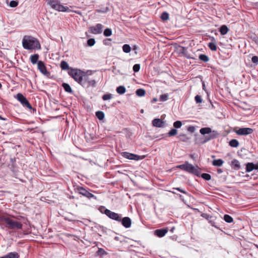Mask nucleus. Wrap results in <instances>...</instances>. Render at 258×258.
<instances>
[{
    "label": "nucleus",
    "instance_id": "29",
    "mask_svg": "<svg viewBox=\"0 0 258 258\" xmlns=\"http://www.w3.org/2000/svg\"><path fill=\"white\" fill-rule=\"evenodd\" d=\"M77 191L79 192V194L83 195V196H85V195L86 194L88 190H87L83 187L79 186L77 188Z\"/></svg>",
    "mask_w": 258,
    "mask_h": 258
},
{
    "label": "nucleus",
    "instance_id": "26",
    "mask_svg": "<svg viewBox=\"0 0 258 258\" xmlns=\"http://www.w3.org/2000/svg\"><path fill=\"white\" fill-rule=\"evenodd\" d=\"M125 91V88L123 86H120L116 88V92L119 94H124Z\"/></svg>",
    "mask_w": 258,
    "mask_h": 258
},
{
    "label": "nucleus",
    "instance_id": "10",
    "mask_svg": "<svg viewBox=\"0 0 258 258\" xmlns=\"http://www.w3.org/2000/svg\"><path fill=\"white\" fill-rule=\"evenodd\" d=\"M253 132V129L249 127H242L238 130H235L234 132L238 135L246 136L251 134Z\"/></svg>",
    "mask_w": 258,
    "mask_h": 258
},
{
    "label": "nucleus",
    "instance_id": "2",
    "mask_svg": "<svg viewBox=\"0 0 258 258\" xmlns=\"http://www.w3.org/2000/svg\"><path fill=\"white\" fill-rule=\"evenodd\" d=\"M2 222H4L6 224V227L11 229H21L22 228V224L9 217L2 216L0 218Z\"/></svg>",
    "mask_w": 258,
    "mask_h": 258
},
{
    "label": "nucleus",
    "instance_id": "55",
    "mask_svg": "<svg viewBox=\"0 0 258 258\" xmlns=\"http://www.w3.org/2000/svg\"><path fill=\"white\" fill-rule=\"evenodd\" d=\"M157 101V99H156V98H154V99H153V101H154V102H156Z\"/></svg>",
    "mask_w": 258,
    "mask_h": 258
},
{
    "label": "nucleus",
    "instance_id": "46",
    "mask_svg": "<svg viewBox=\"0 0 258 258\" xmlns=\"http://www.w3.org/2000/svg\"><path fill=\"white\" fill-rule=\"evenodd\" d=\"M232 164L234 165L235 167H236L237 169H239L240 168V164L237 160H234L232 161Z\"/></svg>",
    "mask_w": 258,
    "mask_h": 258
},
{
    "label": "nucleus",
    "instance_id": "44",
    "mask_svg": "<svg viewBox=\"0 0 258 258\" xmlns=\"http://www.w3.org/2000/svg\"><path fill=\"white\" fill-rule=\"evenodd\" d=\"M18 5V2L15 1H12L10 2L9 6L12 8H15Z\"/></svg>",
    "mask_w": 258,
    "mask_h": 258
},
{
    "label": "nucleus",
    "instance_id": "47",
    "mask_svg": "<svg viewBox=\"0 0 258 258\" xmlns=\"http://www.w3.org/2000/svg\"><path fill=\"white\" fill-rule=\"evenodd\" d=\"M140 69V65L139 64H135L133 66V71L135 72H138L139 71Z\"/></svg>",
    "mask_w": 258,
    "mask_h": 258
},
{
    "label": "nucleus",
    "instance_id": "5",
    "mask_svg": "<svg viewBox=\"0 0 258 258\" xmlns=\"http://www.w3.org/2000/svg\"><path fill=\"white\" fill-rule=\"evenodd\" d=\"M47 4L53 9L59 12H69V8L60 4L58 0H46Z\"/></svg>",
    "mask_w": 258,
    "mask_h": 258
},
{
    "label": "nucleus",
    "instance_id": "32",
    "mask_svg": "<svg viewBox=\"0 0 258 258\" xmlns=\"http://www.w3.org/2000/svg\"><path fill=\"white\" fill-rule=\"evenodd\" d=\"M168 99V94L167 93L160 95L159 100L162 102L165 101Z\"/></svg>",
    "mask_w": 258,
    "mask_h": 258
},
{
    "label": "nucleus",
    "instance_id": "40",
    "mask_svg": "<svg viewBox=\"0 0 258 258\" xmlns=\"http://www.w3.org/2000/svg\"><path fill=\"white\" fill-rule=\"evenodd\" d=\"M201 177L206 180H209L211 178V175L208 173H203L201 175Z\"/></svg>",
    "mask_w": 258,
    "mask_h": 258
},
{
    "label": "nucleus",
    "instance_id": "51",
    "mask_svg": "<svg viewBox=\"0 0 258 258\" xmlns=\"http://www.w3.org/2000/svg\"><path fill=\"white\" fill-rule=\"evenodd\" d=\"M190 157L191 159H192L193 160H195L196 158V157L195 156V154H191L190 155Z\"/></svg>",
    "mask_w": 258,
    "mask_h": 258
},
{
    "label": "nucleus",
    "instance_id": "18",
    "mask_svg": "<svg viewBox=\"0 0 258 258\" xmlns=\"http://www.w3.org/2000/svg\"><path fill=\"white\" fill-rule=\"evenodd\" d=\"M253 169L256 170V164L253 163H248L246 165V171L249 172L252 171Z\"/></svg>",
    "mask_w": 258,
    "mask_h": 258
},
{
    "label": "nucleus",
    "instance_id": "42",
    "mask_svg": "<svg viewBox=\"0 0 258 258\" xmlns=\"http://www.w3.org/2000/svg\"><path fill=\"white\" fill-rule=\"evenodd\" d=\"M112 95L111 94H105L102 96V99L103 100H107L111 99Z\"/></svg>",
    "mask_w": 258,
    "mask_h": 258
},
{
    "label": "nucleus",
    "instance_id": "37",
    "mask_svg": "<svg viewBox=\"0 0 258 258\" xmlns=\"http://www.w3.org/2000/svg\"><path fill=\"white\" fill-rule=\"evenodd\" d=\"M161 18L163 20H167L169 19V14L167 12H163L161 16Z\"/></svg>",
    "mask_w": 258,
    "mask_h": 258
},
{
    "label": "nucleus",
    "instance_id": "56",
    "mask_svg": "<svg viewBox=\"0 0 258 258\" xmlns=\"http://www.w3.org/2000/svg\"><path fill=\"white\" fill-rule=\"evenodd\" d=\"M203 89H205V85L204 84H203Z\"/></svg>",
    "mask_w": 258,
    "mask_h": 258
},
{
    "label": "nucleus",
    "instance_id": "52",
    "mask_svg": "<svg viewBox=\"0 0 258 258\" xmlns=\"http://www.w3.org/2000/svg\"><path fill=\"white\" fill-rule=\"evenodd\" d=\"M218 172L219 173H222V169H219L218 170Z\"/></svg>",
    "mask_w": 258,
    "mask_h": 258
},
{
    "label": "nucleus",
    "instance_id": "57",
    "mask_svg": "<svg viewBox=\"0 0 258 258\" xmlns=\"http://www.w3.org/2000/svg\"><path fill=\"white\" fill-rule=\"evenodd\" d=\"M97 11L98 12H102V11H101V10H97Z\"/></svg>",
    "mask_w": 258,
    "mask_h": 258
},
{
    "label": "nucleus",
    "instance_id": "9",
    "mask_svg": "<svg viewBox=\"0 0 258 258\" xmlns=\"http://www.w3.org/2000/svg\"><path fill=\"white\" fill-rule=\"evenodd\" d=\"M16 98L22 104L24 107H27L30 109L32 108L31 105L27 100L26 98L22 94H17Z\"/></svg>",
    "mask_w": 258,
    "mask_h": 258
},
{
    "label": "nucleus",
    "instance_id": "25",
    "mask_svg": "<svg viewBox=\"0 0 258 258\" xmlns=\"http://www.w3.org/2000/svg\"><path fill=\"white\" fill-rule=\"evenodd\" d=\"M208 46L212 51H215L217 49V46L216 43L213 42H211L209 43Z\"/></svg>",
    "mask_w": 258,
    "mask_h": 258
},
{
    "label": "nucleus",
    "instance_id": "6",
    "mask_svg": "<svg viewBox=\"0 0 258 258\" xmlns=\"http://www.w3.org/2000/svg\"><path fill=\"white\" fill-rule=\"evenodd\" d=\"M80 84L84 88H89L90 87H94L96 84V81L94 79H92L87 75L86 73H84L82 80Z\"/></svg>",
    "mask_w": 258,
    "mask_h": 258
},
{
    "label": "nucleus",
    "instance_id": "35",
    "mask_svg": "<svg viewBox=\"0 0 258 258\" xmlns=\"http://www.w3.org/2000/svg\"><path fill=\"white\" fill-rule=\"evenodd\" d=\"M122 50L125 53H128L131 51V47L128 44H124L122 46Z\"/></svg>",
    "mask_w": 258,
    "mask_h": 258
},
{
    "label": "nucleus",
    "instance_id": "28",
    "mask_svg": "<svg viewBox=\"0 0 258 258\" xmlns=\"http://www.w3.org/2000/svg\"><path fill=\"white\" fill-rule=\"evenodd\" d=\"M136 93L137 95H138V96L142 97L144 96L145 95L146 92L145 90L143 89H139L137 90Z\"/></svg>",
    "mask_w": 258,
    "mask_h": 258
},
{
    "label": "nucleus",
    "instance_id": "12",
    "mask_svg": "<svg viewBox=\"0 0 258 258\" xmlns=\"http://www.w3.org/2000/svg\"><path fill=\"white\" fill-rule=\"evenodd\" d=\"M38 69L40 71V72L45 76H48L49 73L47 71L46 68L44 63V62L42 61H38L37 62Z\"/></svg>",
    "mask_w": 258,
    "mask_h": 258
},
{
    "label": "nucleus",
    "instance_id": "21",
    "mask_svg": "<svg viewBox=\"0 0 258 258\" xmlns=\"http://www.w3.org/2000/svg\"><path fill=\"white\" fill-rule=\"evenodd\" d=\"M179 140L184 142H188L190 139V138L187 137L184 134H180L178 136Z\"/></svg>",
    "mask_w": 258,
    "mask_h": 258
},
{
    "label": "nucleus",
    "instance_id": "45",
    "mask_svg": "<svg viewBox=\"0 0 258 258\" xmlns=\"http://www.w3.org/2000/svg\"><path fill=\"white\" fill-rule=\"evenodd\" d=\"M195 101L197 103H201L203 101V99L201 96L197 95L195 97Z\"/></svg>",
    "mask_w": 258,
    "mask_h": 258
},
{
    "label": "nucleus",
    "instance_id": "34",
    "mask_svg": "<svg viewBox=\"0 0 258 258\" xmlns=\"http://www.w3.org/2000/svg\"><path fill=\"white\" fill-rule=\"evenodd\" d=\"M103 34L106 37L110 36L112 34V30L110 28H107L105 29Z\"/></svg>",
    "mask_w": 258,
    "mask_h": 258
},
{
    "label": "nucleus",
    "instance_id": "7",
    "mask_svg": "<svg viewBox=\"0 0 258 258\" xmlns=\"http://www.w3.org/2000/svg\"><path fill=\"white\" fill-rule=\"evenodd\" d=\"M84 73V72L79 69H71L69 72V74L79 84L82 80Z\"/></svg>",
    "mask_w": 258,
    "mask_h": 258
},
{
    "label": "nucleus",
    "instance_id": "16",
    "mask_svg": "<svg viewBox=\"0 0 258 258\" xmlns=\"http://www.w3.org/2000/svg\"><path fill=\"white\" fill-rule=\"evenodd\" d=\"M168 232V230L164 229H157L155 231V234L159 237L164 236Z\"/></svg>",
    "mask_w": 258,
    "mask_h": 258
},
{
    "label": "nucleus",
    "instance_id": "17",
    "mask_svg": "<svg viewBox=\"0 0 258 258\" xmlns=\"http://www.w3.org/2000/svg\"><path fill=\"white\" fill-rule=\"evenodd\" d=\"M19 255L18 254V253L17 252H11L3 256L0 257V258H19Z\"/></svg>",
    "mask_w": 258,
    "mask_h": 258
},
{
    "label": "nucleus",
    "instance_id": "43",
    "mask_svg": "<svg viewBox=\"0 0 258 258\" xmlns=\"http://www.w3.org/2000/svg\"><path fill=\"white\" fill-rule=\"evenodd\" d=\"M182 125V122L180 121H176L173 123V126L175 128H180Z\"/></svg>",
    "mask_w": 258,
    "mask_h": 258
},
{
    "label": "nucleus",
    "instance_id": "27",
    "mask_svg": "<svg viewBox=\"0 0 258 258\" xmlns=\"http://www.w3.org/2000/svg\"><path fill=\"white\" fill-rule=\"evenodd\" d=\"M60 67L61 69L63 70H67L69 69V66L68 63L64 60L60 62Z\"/></svg>",
    "mask_w": 258,
    "mask_h": 258
},
{
    "label": "nucleus",
    "instance_id": "11",
    "mask_svg": "<svg viewBox=\"0 0 258 258\" xmlns=\"http://www.w3.org/2000/svg\"><path fill=\"white\" fill-rule=\"evenodd\" d=\"M104 213L106 216H107L109 218H110L112 220H114L118 221V222L121 221V218H120V216L116 213L112 212L108 209H105Z\"/></svg>",
    "mask_w": 258,
    "mask_h": 258
},
{
    "label": "nucleus",
    "instance_id": "49",
    "mask_svg": "<svg viewBox=\"0 0 258 258\" xmlns=\"http://www.w3.org/2000/svg\"><path fill=\"white\" fill-rule=\"evenodd\" d=\"M195 127L194 126H189L187 128V131L190 133H194L195 131Z\"/></svg>",
    "mask_w": 258,
    "mask_h": 258
},
{
    "label": "nucleus",
    "instance_id": "41",
    "mask_svg": "<svg viewBox=\"0 0 258 258\" xmlns=\"http://www.w3.org/2000/svg\"><path fill=\"white\" fill-rule=\"evenodd\" d=\"M95 43V40L94 38L89 39L87 41V44L89 46H93Z\"/></svg>",
    "mask_w": 258,
    "mask_h": 258
},
{
    "label": "nucleus",
    "instance_id": "58",
    "mask_svg": "<svg viewBox=\"0 0 258 258\" xmlns=\"http://www.w3.org/2000/svg\"><path fill=\"white\" fill-rule=\"evenodd\" d=\"M2 84L1 83H0V89L2 88Z\"/></svg>",
    "mask_w": 258,
    "mask_h": 258
},
{
    "label": "nucleus",
    "instance_id": "23",
    "mask_svg": "<svg viewBox=\"0 0 258 258\" xmlns=\"http://www.w3.org/2000/svg\"><path fill=\"white\" fill-rule=\"evenodd\" d=\"M229 29L228 27L226 25H222L220 29V32L222 35H225L226 34Z\"/></svg>",
    "mask_w": 258,
    "mask_h": 258
},
{
    "label": "nucleus",
    "instance_id": "36",
    "mask_svg": "<svg viewBox=\"0 0 258 258\" xmlns=\"http://www.w3.org/2000/svg\"><path fill=\"white\" fill-rule=\"evenodd\" d=\"M97 254L98 255H103L107 254L106 252L102 248H99L97 251Z\"/></svg>",
    "mask_w": 258,
    "mask_h": 258
},
{
    "label": "nucleus",
    "instance_id": "38",
    "mask_svg": "<svg viewBox=\"0 0 258 258\" xmlns=\"http://www.w3.org/2000/svg\"><path fill=\"white\" fill-rule=\"evenodd\" d=\"M177 133V131L176 129L172 128L171 129L168 133L169 136H174L176 135Z\"/></svg>",
    "mask_w": 258,
    "mask_h": 258
},
{
    "label": "nucleus",
    "instance_id": "22",
    "mask_svg": "<svg viewBox=\"0 0 258 258\" xmlns=\"http://www.w3.org/2000/svg\"><path fill=\"white\" fill-rule=\"evenodd\" d=\"M229 144L231 147L235 148L237 147L239 145L238 141L236 139L231 140L229 142Z\"/></svg>",
    "mask_w": 258,
    "mask_h": 258
},
{
    "label": "nucleus",
    "instance_id": "8",
    "mask_svg": "<svg viewBox=\"0 0 258 258\" xmlns=\"http://www.w3.org/2000/svg\"><path fill=\"white\" fill-rule=\"evenodd\" d=\"M121 154L122 156L125 158L135 161L142 160L145 157L144 156H139L136 154L130 153L126 152H122L121 153Z\"/></svg>",
    "mask_w": 258,
    "mask_h": 258
},
{
    "label": "nucleus",
    "instance_id": "19",
    "mask_svg": "<svg viewBox=\"0 0 258 258\" xmlns=\"http://www.w3.org/2000/svg\"><path fill=\"white\" fill-rule=\"evenodd\" d=\"M30 61L33 64H36L38 62V59L39 58V55L38 54H35L30 56Z\"/></svg>",
    "mask_w": 258,
    "mask_h": 258
},
{
    "label": "nucleus",
    "instance_id": "39",
    "mask_svg": "<svg viewBox=\"0 0 258 258\" xmlns=\"http://www.w3.org/2000/svg\"><path fill=\"white\" fill-rule=\"evenodd\" d=\"M85 197H87L88 199L94 198L95 199H97V198H96V196H95L94 195H93L92 194L90 193L88 191H87V192L85 195Z\"/></svg>",
    "mask_w": 258,
    "mask_h": 258
},
{
    "label": "nucleus",
    "instance_id": "3",
    "mask_svg": "<svg viewBox=\"0 0 258 258\" xmlns=\"http://www.w3.org/2000/svg\"><path fill=\"white\" fill-rule=\"evenodd\" d=\"M182 170L185 171L189 173L194 174L197 176H199L201 173L200 169L198 166H194L186 161L184 164H180L176 167Z\"/></svg>",
    "mask_w": 258,
    "mask_h": 258
},
{
    "label": "nucleus",
    "instance_id": "4",
    "mask_svg": "<svg viewBox=\"0 0 258 258\" xmlns=\"http://www.w3.org/2000/svg\"><path fill=\"white\" fill-rule=\"evenodd\" d=\"M200 133L203 135L209 134L208 136L205 137L206 140L202 142V144L217 138L219 135L217 131H212L211 128L208 127L201 128L200 130Z\"/></svg>",
    "mask_w": 258,
    "mask_h": 258
},
{
    "label": "nucleus",
    "instance_id": "15",
    "mask_svg": "<svg viewBox=\"0 0 258 258\" xmlns=\"http://www.w3.org/2000/svg\"><path fill=\"white\" fill-rule=\"evenodd\" d=\"M163 122L161 119L156 118L153 120L152 124L154 126L161 127L163 126Z\"/></svg>",
    "mask_w": 258,
    "mask_h": 258
},
{
    "label": "nucleus",
    "instance_id": "53",
    "mask_svg": "<svg viewBox=\"0 0 258 258\" xmlns=\"http://www.w3.org/2000/svg\"><path fill=\"white\" fill-rule=\"evenodd\" d=\"M256 170L258 171V162L256 163Z\"/></svg>",
    "mask_w": 258,
    "mask_h": 258
},
{
    "label": "nucleus",
    "instance_id": "1",
    "mask_svg": "<svg viewBox=\"0 0 258 258\" xmlns=\"http://www.w3.org/2000/svg\"><path fill=\"white\" fill-rule=\"evenodd\" d=\"M22 45L25 49L28 50L40 48L39 41L36 38L30 36H25L23 37Z\"/></svg>",
    "mask_w": 258,
    "mask_h": 258
},
{
    "label": "nucleus",
    "instance_id": "31",
    "mask_svg": "<svg viewBox=\"0 0 258 258\" xmlns=\"http://www.w3.org/2000/svg\"><path fill=\"white\" fill-rule=\"evenodd\" d=\"M199 58L200 60L203 61L204 62H207L209 61V57L205 54H200L199 56Z\"/></svg>",
    "mask_w": 258,
    "mask_h": 258
},
{
    "label": "nucleus",
    "instance_id": "24",
    "mask_svg": "<svg viewBox=\"0 0 258 258\" xmlns=\"http://www.w3.org/2000/svg\"><path fill=\"white\" fill-rule=\"evenodd\" d=\"M62 86L66 92L71 93H72L73 92V90H72L71 87L68 84L63 83Z\"/></svg>",
    "mask_w": 258,
    "mask_h": 258
},
{
    "label": "nucleus",
    "instance_id": "54",
    "mask_svg": "<svg viewBox=\"0 0 258 258\" xmlns=\"http://www.w3.org/2000/svg\"><path fill=\"white\" fill-rule=\"evenodd\" d=\"M0 119L5 120V118H4L2 117L1 116H0Z\"/></svg>",
    "mask_w": 258,
    "mask_h": 258
},
{
    "label": "nucleus",
    "instance_id": "59",
    "mask_svg": "<svg viewBox=\"0 0 258 258\" xmlns=\"http://www.w3.org/2000/svg\"><path fill=\"white\" fill-rule=\"evenodd\" d=\"M141 111V112H143L144 111L143 109H142Z\"/></svg>",
    "mask_w": 258,
    "mask_h": 258
},
{
    "label": "nucleus",
    "instance_id": "33",
    "mask_svg": "<svg viewBox=\"0 0 258 258\" xmlns=\"http://www.w3.org/2000/svg\"><path fill=\"white\" fill-rule=\"evenodd\" d=\"M224 220L227 223H231L233 221L232 217L228 215H225L224 216Z\"/></svg>",
    "mask_w": 258,
    "mask_h": 258
},
{
    "label": "nucleus",
    "instance_id": "48",
    "mask_svg": "<svg viewBox=\"0 0 258 258\" xmlns=\"http://www.w3.org/2000/svg\"><path fill=\"white\" fill-rule=\"evenodd\" d=\"M251 61L253 63L256 64H258V57L257 56H253L251 58Z\"/></svg>",
    "mask_w": 258,
    "mask_h": 258
},
{
    "label": "nucleus",
    "instance_id": "14",
    "mask_svg": "<svg viewBox=\"0 0 258 258\" xmlns=\"http://www.w3.org/2000/svg\"><path fill=\"white\" fill-rule=\"evenodd\" d=\"M121 223L122 224V225L127 228H130L131 226V224H132V221H131V219L129 218V217H124L122 219V220L121 219Z\"/></svg>",
    "mask_w": 258,
    "mask_h": 258
},
{
    "label": "nucleus",
    "instance_id": "13",
    "mask_svg": "<svg viewBox=\"0 0 258 258\" xmlns=\"http://www.w3.org/2000/svg\"><path fill=\"white\" fill-rule=\"evenodd\" d=\"M103 28V26L102 24H97L91 28V32L94 34H100L102 32Z\"/></svg>",
    "mask_w": 258,
    "mask_h": 258
},
{
    "label": "nucleus",
    "instance_id": "50",
    "mask_svg": "<svg viewBox=\"0 0 258 258\" xmlns=\"http://www.w3.org/2000/svg\"><path fill=\"white\" fill-rule=\"evenodd\" d=\"M174 189H176V190H178V191H180V192H182V193H183L184 194H186V195L187 194L186 191H185V190L181 189L179 187L175 188Z\"/></svg>",
    "mask_w": 258,
    "mask_h": 258
},
{
    "label": "nucleus",
    "instance_id": "20",
    "mask_svg": "<svg viewBox=\"0 0 258 258\" xmlns=\"http://www.w3.org/2000/svg\"><path fill=\"white\" fill-rule=\"evenodd\" d=\"M224 163L223 160L219 159H216L213 161L212 164L215 166H221Z\"/></svg>",
    "mask_w": 258,
    "mask_h": 258
},
{
    "label": "nucleus",
    "instance_id": "30",
    "mask_svg": "<svg viewBox=\"0 0 258 258\" xmlns=\"http://www.w3.org/2000/svg\"><path fill=\"white\" fill-rule=\"evenodd\" d=\"M96 116L99 120H102L104 117V114L102 111H98L96 112Z\"/></svg>",
    "mask_w": 258,
    "mask_h": 258
}]
</instances>
